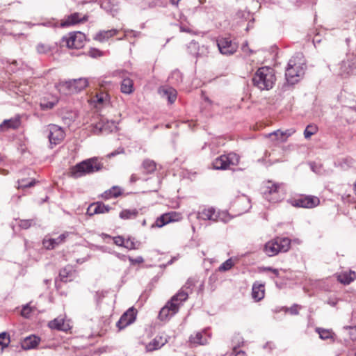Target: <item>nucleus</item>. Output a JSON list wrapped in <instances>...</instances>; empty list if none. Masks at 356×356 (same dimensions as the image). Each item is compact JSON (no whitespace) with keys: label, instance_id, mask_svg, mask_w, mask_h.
Segmentation results:
<instances>
[{"label":"nucleus","instance_id":"f257e3e1","mask_svg":"<svg viewBox=\"0 0 356 356\" xmlns=\"http://www.w3.org/2000/svg\"><path fill=\"white\" fill-rule=\"evenodd\" d=\"M306 65L303 56L298 53L289 60L286 68L285 76L287 82L295 84L303 76Z\"/></svg>","mask_w":356,"mask_h":356},{"label":"nucleus","instance_id":"f03ea898","mask_svg":"<svg viewBox=\"0 0 356 356\" xmlns=\"http://www.w3.org/2000/svg\"><path fill=\"white\" fill-rule=\"evenodd\" d=\"M102 164L98 161L97 158H91L84 160L70 169V176L73 178H79L87 174H91L100 170Z\"/></svg>","mask_w":356,"mask_h":356},{"label":"nucleus","instance_id":"7ed1b4c3","mask_svg":"<svg viewBox=\"0 0 356 356\" xmlns=\"http://www.w3.org/2000/svg\"><path fill=\"white\" fill-rule=\"evenodd\" d=\"M275 80L274 70L266 66L259 68L252 78L254 85L261 90L272 88Z\"/></svg>","mask_w":356,"mask_h":356},{"label":"nucleus","instance_id":"20e7f679","mask_svg":"<svg viewBox=\"0 0 356 356\" xmlns=\"http://www.w3.org/2000/svg\"><path fill=\"white\" fill-rule=\"evenodd\" d=\"M262 193L266 200L276 203L284 198L286 189L283 184L267 181L262 187Z\"/></svg>","mask_w":356,"mask_h":356},{"label":"nucleus","instance_id":"39448f33","mask_svg":"<svg viewBox=\"0 0 356 356\" xmlns=\"http://www.w3.org/2000/svg\"><path fill=\"white\" fill-rule=\"evenodd\" d=\"M291 242L288 237H277L265 244L264 251L268 257H273L280 252H287L290 249Z\"/></svg>","mask_w":356,"mask_h":356},{"label":"nucleus","instance_id":"423d86ee","mask_svg":"<svg viewBox=\"0 0 356 356\" xmlns=\"http://www.w3.org/2000/svg\"><path fill=\"white\" fill-rule=\"evenodd\" d=\"M239 163V156L235 153L221 155L213 161V167L216 170H226L230 165H236Z\"/></svg>","mask_w":356,"mask_h":356},{"label":"nucleus","instance_id":"0eeeda50","mask_svg":"<svg viewBox=\"0 0 356 356\" xmlns=\"http://www.w3.org/2000/svg\"><path fill=\"white\" fill-rule=\"evenodd\" d=\"M45 132L51 147H53V145L60 144L65 136L63 129L54 124H49L45 129Z\"/></svg>","mask_w":356,"mask_h":356},{"label":"nucleus","instance_id":"6e6552de","mask_svg":"<svg viewBox=\"0 0 356 356\" xmlns=\"http://www.w3.org/2000/svg\"><path fill=\"white\" fill-rule=\"evenodd\" d=\"M288 202L295 207L313 208L320 203L318 197L312 195L300 196L298 198L289 200Z\"/></svg>","mask_w":356,"mask_h":356},{"label":"nucleus","instance_id":"1a4fd4ad","mask_svg":"<svg viewBox=\"0 0 356 356\" xmlns=\"http://www.w3.org/2000/svg\"><path fill=\"white\" fill-rule=\"evenodd\" d=\"M86 36L81 32L70 33L68 36L63 38V42L66 44L68 48L80 49L84 46Z\"/></svg>","mask_w":356,"mask_h":356},{"label":"nucleus","instance_id":"9d476101","mask_svg":"<svg viewBox=\"0 0 356 356\" xmlns=\"http://www.w3.org/2000/svg\"><path fill=\"white\" fill-rule=\"evenodd\" d=\"M225 212H217L213 208L204 209L197 213V218L203 220L224 221L225 222Z\"/></svg>","mask_w":356,"mask_h":356},{"label":"nucleus","instance_id":"9b49d317","mask_svg":"<svg viewBox=\"0 0 356 356\" xmlns=\"http://www.w3.org/2000/svg\"><path fill=\"white\" fill-rule=\"evenodd\" d=\"M88 86V81L86 78H79L76 79L65 81L62 86L68 90L69 93H76Z\"/></svg>","mask_w":356,"mask_h":356},{"label":"nucleus","instance_id":"f8f14e48","mask_svg":"<svg viewBox=\"0 0 356 356\" xmlns=\"http://www.w3.org/2000/svg\"><path fill=\"white\" fill-rule=\"evenodd\" d=\"M217 46L220 52L224 55H232L238 49L237 44L228 38H219L217 40Z\"/></svg>","mask_w":356,"mask_h":356},{"label":"nucleus","instance_id":"ddd939ff","mask_svg":"<svg viewBox=\"0 0 356 356\" xmlns=\"http://www.w3.org/2000/svg\"><path fill=\"white\" fill-rule=\"evenodd\" d=\"M137 311L134 307L128 309L116 323V327L122 330L128 325L133 323L136 318Z\"/></svg>","mask_w":356,"mask_h":356},{"label":"nucleus","instance_id":"4468645a","mask_svg":"<svg viewBox=\"0 0 356 356\" xmlns=\"http://www.w3.org/2000/svg\"><path fill=\"white\" fill-rule=\"evenodd\" d=\"M127 72L124 70H117L113 72V76H118L122 79L120 86V91L126 95L131 94L134 90V81L126 76Z\"/></svg>","mask_w":356,"mask_h":356},{"label":"nucleus","instance_id":"2eb2a0df","mask_svg":"<svg viewBox=\"0 0 356 356\" xmlns=\"http://www.w3.org/2000/svg\"><path fill=\"white\" fill-rule=\"evenodd\" d=\"M209 335L206 330H202L191 334L189 337V343L191 346H203L208 343Z\"/></svg>","mask_w":356,"mask_h":356},{"label":"nucleus","instance_id":"dca6fc26","mask_svg":"<svg viewBox=\"0 0 356 356\" xmlns=\"http://www.w3.org/2000/svg\"><path fill=\"white\" fill-rule=\"evenodd\" d=\"M116 128V125L115 122L113 121H106L102 120L98 123L92 125V131L95 134H99L102 133H108L113 131L114 129Z\"/></svg>","mask_w":356,"mask_h":356},{"label":"nucleus","instance_id":"f3484780","mask_svg":"<svg viewBox=\"0 0 356 356\" xmlns=\"http://www.w3.org/2000/svg\"><path fill=\"white\" fill-rule=\"evenodd\" d=\"M179 311L178 306L175 305L170 300L167 304L161 309L159 314V318L161 321H165L174 316Z\"/></svg>","mask_w":356,"mask_h":356},{"label":"nucleus","instance_id":"a211bd4d","mask_svg":"<svg viewBox=\"0 0 356 356\" xmlns=\"http://www.w3.org/2000/svg\"><path fill=\"white\" fill-rule=\"evenodd\" d=\"M68 235V232H64L56 238H44L42 241V244L47 250L54 249L56 247L63 243Z\"/></svg>","mask_w":356,"mask_h":356},{"label":"nucleus","instance_id":"6ab92c4d","mask_svg":"<svg viewBox=\"0 0 356 356\" xmlns=\"http://www.w3.org/2000/svg\"><path fill=\"white\" fill-rule=\"evenodd\" d=\"M88 16L87 15H81L79 13H74L67 17L66 19H65L61 22L62 26H69L71 25H74L79 23H82L84 22L88 21Z\"/></svg>","mask_w":356,"mask_h":356},{"label":"nucleus","instance_id":"aec40b11","mask_svg":"<svg viewBox=\"0 0 356 356\" xmlns=\"http://www.w3.org/2000/svg\"><path fill=\"white\" fill-rule=\"evenodd\" d=\"M21 125V118L19 115L10 119L4 120L0 124V131L4 132L9 129H17Z\"/></svg>","mask_w":356,"mask_h":356},{"label":"nucleus","instance_id":"412c9836","mask_svg":"<svg viewBox=\"0 0 356 356\" xmlns=\"http://www.w3.org/2000/svg\"><path fill=\"white\" fill-rule=\"evenodd\" d=\"M178 216L179 214L176 212L164 213L156 218L154 223L152 224V227H162L169 222L175 221L177 220L176 217Z\"/></svg>","mask_w":356,"mask_h":356},{"label":"nucleus","instance_id":"4be33fe9","mask_svg":"<svg viewBox=\"0 0 356 356\" xmlns=\"http://www.w3.org/2000/svg\"><path fill=\"white\" fill-rule=\"evenodd\" d=\"M166 343L168 338L166 336H156L152 341L146 346L147 351L152 352L161 348Z\"/></svg>","mask_w":356,"mask_h":356},{"label":"nucleus","instance_id":"5701e85b","mask_svg":"<svg viewBox=\"0 0 356 356\" xmlns=\"http://www.w3.org/2000/svg\"><path fill=\"white\" fill-rule=\"evenodd\" d=\"M111 209L108 205H106L101 202H97L90 205L88 209V213L92 216L98 213H108Z\"/></svg>","mask_w":356,"mask_h":356},{"label":"nucleus","instance_id":"b1692460","mask_svg":"<svg viewBox=\"0 0 356 356\" xmlns=\"http://www.w3.org/2000/svg\"><path fill=\"white\" fill-rule=\"evenodd\" d=\"M264 284L259 282H255L252 289V298L256 301H259L264 298Z\"/></svg>","mask_w":356,"mask_h":356},{"label":"nucleus","instance_id":"393cba45","mask_svg":"<svg viewBox=\"0 0 356 356\" xmlns=\"http://www.w3.org/2000/svg\"><path fill=\"white\" fill-rule=\"evenodd\" d=\"M49 327L51 329L61 330V331H67L70 329V325L67 323H66L64 318L61 317L56 318L48 323Z\"/></svg>","mask_w":356,"mask_h":356},{"label":"nucleus","instance_id":"a878e982","mask_svg":"<svg viewBox=\"0 0 356 356\" xmlns=\"http://www.w3.org/2000/svg\"><path fill=\"white\" fill-rule=\"evenodd\" d=\"M40 341V339L35 335L26 337L21 343L22 348L24 350H30L37 347Z\"/></svg>","mask_w":356,"mask_h":356},{"label":"nucleus","instance_id":"bb28decb","mask_svg":"<svg viewBox=\"0 0 356 356\" xmlns=\"http://www.w3.org/2000/svg\"><path fill=\"white\" fill-rule=\"evenodd\" d=\"M74 274L75 271L74 270L72 266H67L60 270L59 277L60 281L67 282L72 281L74 279Z\"/></svg>","mask_w":356,"mask_h":356},{"label":"nucleus","instance_id":"cd10ccee","mask_svg":"<svg viewBox=\"0 0 356 356\" xmlns=\"http://www.w3.org/2000/svg\"><path fill=\"white\" fill-rule=\"evenodd\" d=\"M188 284V283H186V285L182 287L175 296H173L170 300L175 305H177L178 308H179V306L181 305V303L186 300L188 298V293L184 290V288L186 287V285Z\"/></svg>","mask_w":356,"mask_h":356},{"label":"nucleus","instance_id":"c85d7f7f","mask_svg":"<svg viewBox=\"0 0 356 356\" xmlns=\"http://www.w3.org/2000/svg\"><path fill=\"white\" fill-rule=\"evenodd\" d=\"M355 279L356 273L355 271L352 270L342 272L337 275V280L343 284H349Z\"/></svg>","mask_w":356,"mask_h":356},{"label":"nucleus","instance_id":"c756f323","mask_svg":"<svg viewBox=\"0 0 356 356\" xmlns=\"http://www.w3.org/2000/svg\"><path fill=\"white\" fill-rule=\"evenodd\" d=\"M295 133V130L293 129H287L284 131H282L280 130H277L269 134V136H275L276 140L280 142H284L286 139L291 136L293 134Z\"/></svg>","mask_w":356,"mask_h":356},{"label":"nucleus","instance_id":"7c9ffc66","mask_svg":"<svg viewBox=\"0 0 356 356\" xmlns=\"http://www.w3.org/2000/svg\"><path fill=\"white\" fill-rule=\"evenodd\" d=\"M118 33L117 29L101 31L96 34L94 39L99 42H104Z\"/></svg>","mask_w":356,"mask_h":356},{"label":"nucleus","instance_id":"2f4dec72","mask_svg":"<svg viewBox=\"0 0 356 356\" xmlns=\"http://www.w3.org/2000/svg\"><path fill=\"white\" fill-rule=\"evenodd\" d=\"M58 103V99L56 97H51L50 100L43 98L40 100V106L42 110L47 111L51 109Z\"/></svg>","mask_w":356,"mask_h":356},{"label":"nucleus","instance_id":"473e14b6","mask_svg":"<svg viewBox=\"0 0 356 356\" xmlns=\"http://www.w3.org/2000/svg\"><path fill=\"white\" fill-rule=\"evenodd\" d=\"M161 92L165 96L169 102V103L172 104L175 102L177 99V91L172 88H168L165 89L161 90Z\"/></svg>","mask_w":356,"mask_h":356},{"label":"nucleus","instance_id":"72a5a7b5","mask_svg":"<svg viewBox=\"0 0 356 356\" xmlns=\"http://www.w3.org/2000/svg\"><path fill=\"white\" fill-rule=\"evenodd\" d=\"M138 214V211L137 209H124L122 210L120 213V217L122 219L128 220V219H134L136 218Z\"/></svg>","mask_w":356,"mask_h":356},{"label":"nucleus","instance_id":"f704fd0d","mask_svg":"<svg viewBox=\"0 0 356 356\" xmlns=\"http://www.w3.org/2000/svg\"><path fill=\"white\" fill-rule=\"evenodd\" d=\"M143 168L145 173H152L156 170V163L150 159H146L143 163Z\"/></svg>","mask_w":356,"mask_h":356},{"label":"nucleus","instance_id":"c9c22d12","mask_svg":"<svg viewBox=\"0 0 356 356\" xmlns=\"http://www.w3.org/2000/svg\"><path fill=\"white\" fill-rule=\"evenodd\" d=\"M111 0H105L102 3L101 6L102 8L106 10L107 12H109L111 13V15L114 17L117 15L118 13V8H115L114 6H111Z\"/></svg>","mask_w":356,"mask_h":356},{"label":"nucleus","instance_id":"e433bc0d","mask_svg":"<svg viewBox=\"0 0 356 356\" xmlns=\"http://www.w3.org/2000/svg\"><path fill=\"white\" fill-rule=\"evenodd\" d=\"M316 331L319 334V337L323 340L332 338L333 333L329 330L317 327Z\"/></svg>","mask_w":356,"mask_h":356},{"label":"nucleus","instance_id":"4c0bfd02","mask_svg":"<svg viewBox=\"0 0 356 356\" xmlns=\"http://www.w3.org/2000/svg\"><path fill=\"white\" fill-rule=\"evenodd\" d=\"M10 342V336L6 332L0 333V349L3 350Z\"/></svg>","mask_w":356,"mask_h":356},{"label":"nucleus","instance_id":"58836bf2","mask_svg":"<svg viewBox=\"0 0 356 356\" xmlns=\"http://www.w3.org/2000/svg\"><path fill=\"white\" fill-rule=\"evenodd\" d=\"M234 266V261L232 258L227 259L223 262L219 267L218 270L220 272H225L230 270Z\"/></svg>","mask_w":356,"mask_h":356},{"label":"nucleus","instance_id":"ea45409f","mask_svg":"<svg viewBox=\"0 0 356 356\" xmlns=\"http://www.w3.org/2000/svg\"><path fill=\"white\" fill-rule=\"evenodd\" d=\"M317 129H318L316 125L309 124L304 131L305 138L309 139L312 135L316 133Z\"/></svg>","mask_w":356,"mask_h":356},{"label":"nucleus","instance_id":"a19ab883","mask_svg":"<svg viewBox=\"0 0 356 356\" xmlns=\"http://www.w3.org/2000/svg\"><path fill=\"white\" fill-rule=\"evenodd\" d=\"M17 183H18L17 188H29V187L34 186L35 182L34 180H31V181H29L28 180H26L25 179H22L21 180H19L17 181Z\"/></svg>","mask_w":356,"mask_h":356},{"label":"nucleus","instance_id":"79ce46f5","mask_svg":"<svg viewBox=\"0 0 356 356\" xmlns=\"http://www.w3.org/2000/svg\"><path fill=\"white\" fill-rule=\"evenodd\" d=\"M36 49L39 54H47L51 51L52 47L50 45L40 43L37 45Z\"/></svg>","mask_w":356,"mask_h":356},{"label":"nucleus","instance_id":"37998d69","mask_svg":"<svg viewBox=\"0 0 356 356\" xmlns=\"http://www.w3.org/2000/svg\"><path fill=\"white\" fill-rule=\"evenodd\" d=\"M124 247L129 250L136 249V242L134 238H128L124 239Z\"/></svg>","mask_w":356,"mask_h":356},{"label":"nucleus","instance_id":"c03bdc74","mask_svg":"<svg viewBox=\"0 0 356 356\" xmlns=\"http://www.w3.org/2000/svg\"><path fill=\"white\" fill-rule=\"evenodd\" d=\"M188 49L191 54L195 55L196 56H199V53L195 52V51L199 48V44L197 42L192 41L188 45Z\"/></svg>","mask_w":356,"mask_h":356},{"label":"nucleus","instance_id":"a18cd8bd","mask_svg":"<svg viewBox=\"0 0 356 356\" xmlns=\"http://www.w3.org/2000/svg\"><path fill=\"white\" fill-rule=\"evenodd\" d=\"M33 223V220H20L18 225L21 228L26 229L29 228Z\"/></svg>","mask_w":356,"mask_h":356},{"label":"nucleus","instance_id":"49530a36","mask_svg":"<svg viewBox=\"0 0 356 356\" xmlns=\"http://www.w3.org/2000/svg\"><path fill=\"white\" fill-rule=\"evenodd\" d=\"M107 97H108V95L106 93H104V92L98 93L96 95V97H95L96 100L95 101L99 104H102L106 100Z\"/></svg>","mask_w":356,"mask_h":356},{"label":"nucleus","instance_id":"de8ad7c7","mask_svg":"<svg viewBox=\"0 0 356 356\" xmlns=\"http://www.w3.org/2000/svg\"><path fill=\"white\" fill-rule=\"evenodd\" d=\"M110 191L113 195V197H117L122 193V189L118 186H113L110 189Z\"/></svg>","mask_w":356,"mask_h":356},{"label":"nucleus","instance_id":"09e8293b","mask_svg":"<svg viewBox=\"0 0 356 356\" xmlns=\"http://www.w3.org/2000/svg\"><path fill=\"white\" fill-rule=\"evenodd\" d=\"M113 242L118 246H123L124 244V238L122 236H118L113 238Z\"/></svg>","mask_w":356,"mask_h":356},{"label":"nucleus","instance_id":"8fccbe9b","mask_svg":"<svg viewBox=\"0 0 356 356\" xmlns=\"http://www.w3.org/2000/svg\"><path fill=\"white\" fill-rule=\"evenodd\" d=\"M31 312V309L29 305H25L21 312V314L24 317H28Z\"/></svg>","mask_w":356,"mask_h":356},{"label":"nucleus","instance_id":"3c124183","mask_svg":"<svg viewBox=\"0 0 356 356\" xmlns=\"http://www.w3.org/2000/svg\"><path fill=\"white\" fill-rule=\"evenodd\" d=\"M233 356H247L245 352L238 350V348L234 346L233 348Z\"/></svg>","mask_w":356,"mask_h":356},{"label":"nucleus","instance_id":"603ef678","mask_svg":"<svg viewBox=\"0 0 356 356\" xmlns=\"http://www.w3.org/2000/svg\"><path fill=\"white\" fill-rule=\"evenodd\" d=\"M129 259L130 262L133 264H140V263L143 262V258L142 257H138L136 259L129 257Z\"/></svg>","mask_w":356,"mask_h":356},{"label":"nucleus","instance_id":"864d4df0","mask_svg":"<svg viewBox=\"0 0 356 356\" xmlns=\"http://www.w3.org/2000/svg\"><path fill=\"white\" fill-rule=\"evenodd\" d=\"M89 54H90V56L94 57V58L100 56L102 55V53L97 49H91L89 51Z\"/></svg>","mask_w":356,"mask_h":356},{"label":"nucleus","instance_id":"5fc2aeb1","mask_svg":"<svg viewBox=\"0 0 356 356\" xmlns=\"http://www.w3.org/2000/svg\"><path fill=\"white\" fill-rule=\"evenodd\" d=\"M123 152H124V149L122 148H121V149H119L118 150L112 152L111 153L108 154V157L111 158V157H113V156H115L120 153H123Z\"/></svg>","mask_w":356,"mask_h":356},{"label":"nucleus","instance_id":"6e6d98bb","mask_svg":"<svg viewBox=\"0 0 356 356\" xmlns=\"http://www.w3.org/2000/svg\"><path fill=\"white\" fill-rule=\"evenodd\" d=\"M102 197L104 198V199H109V198H111V197H113V195H112V193H111V191L110 189L108 190V191H106L102 195Z\"/></svg>","mask_w":356,"mask_h":356},{"label":"nucleus","instance_id":"4d7b16f0","mask_svg":"<svg viewBox=\"0 0 356 356\" xmlns=\"http://www.w3.org/2000/svg\"><path fill=\"white\" fill-rule=\"evenodd\" d=\"M289 310L291 314H298V305H294L293 306L290 307L289 309Z\"/></svg>","mask_w":356,"mask_h":356},{"label":"nucleus","instance_id":"13d9d810","mask_svg":"<svg viewBox=\"0 0 356 356\" xmlns=\"http://www.w3.org/2000/svg\"><path fill=\"white\" fill-rule=\"evenodd\" d=\"M272 270H273V268L272 267H261L259 269V272H265V271H270L272 272Z\"/></svg>","mask_w":356,"mask_h":356},{"label":"nucleus","instance_id":"bf43d9fd","mask_svg":"<svg viewBox=\"0 0 356 356\" xmlns=\"http://www.w3.org/2000/svg\"><path fill=\"white\" fill-rule=\"evenodd\" d=\"M137 180H138V177L136 176V175H131L130 177V182L131 183H135Z\"/></svg>","mask_w":356,"mask_h":356},{"label":"nucleus","instance_id":"052dcab7","mask_svg":"<svg viewBox=\"0 0 356 356\" xmlns=\"http://www.w3.org/2000/svg\"><path fill=\"white\" fill-rule=\"evenodd\" d=\"M321 42V40L318 38L317 36H316L314 39H313V43L314 44V46L316 45V44L319 43Z\"/></svg>","mask_w":356,"mask_h":356},{"label":"nucleus","instance_id":"680f3d73","mask_svg":"<svg viewBox=\"0 0 356 356\" xmlns=\"http://www.w3.org/2000/svg\"><path fill=\"white\" fill-rule=\"evenodd\" d=\"M180 31H182V32H188V33H191V31L189 29L184 28L183 26L180 27Z\"/></svg>","mask_w":356,"mask_h":356},{"label":"nucleus","instance_id":"e2e57ef3","mask_svg":"<svg viewBox=\"0 0 356 356\" xmlns=\"http://www.w3.org/2000/svg\"><path fill=\"white\" fill-rule=\"evenodd\" d=\"M242 49H243V51H245V52L246 51H248V42H245L243 44V46H242Z\"/></svg>","mask_w":356,"mask_h":356},{"label":"nucleus","instance_id":"0e129e2a","mask_svg":"<svg viewBox=\"0 0 356 356\" xmlns=\"http://www.w3.org/2000/svg\"><path fill=\"white\" fill-rule=\"evenodd\" d=\"M272 273L276 276V277H279L280 274H279V270L276 268H273V270H272Z\"/></svg>","mask_w":356,"mask_h":356},{"label":"nucleus","instance_id":"69168bd1","mask_svg":"<svg viewBox=\"0 0 356 356\" xmlns=\"http://www.w3.org/2000/svg\"><path fill=\"white\" fill-rule=\"evenodd\" d=\"M353 327H350V337H351V339H353V337H354V336H355V335H356V332H355V331H353V330H352V328H353Z\"/></svg>","mask_w":356,"mask_h":356},{"label":"nucleus","instance_id":"338daca9","mask_svg":"<svg viewBox=\"0 0 356 356\" xmlns=\"http://www.w3.org/2000/svg\"><path fill=\"white\" fill-rule=\"evenodd\" d=\"M236 339H237V341H238V346H240V343H243V341H241V340L242 339V338H241L239 335L236 336Z\"/></svg>","mask_w":356,"mask_h":356},{"label":"nucleus","instance_id":"774afa93","mask_svg":"<svg viewBox=\"0 0 356 356\" xmlns=\"http://www.w3.org/2000/svg\"><path fill=\"white\" fill-rule=\"evenodd\" d=\"M171 3L173 5H178L180 0H170Z\"/></svg>","mask_w":356,"mask_h":356}]
</instances>
